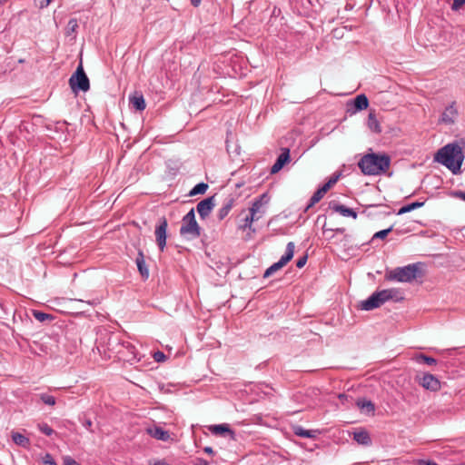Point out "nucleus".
Instances as JSON below:
<instances>
[{"instance_id": "f257e3e1", "label": "nucleus", "mask_w": 465, "mask_h": 465, "mask_svg": "<svg viewBox=\"0 0 465 465\" xmlns=\"http://www.w3.org/2000/svg\"><path fill=\"white\" fill-rule=\"evenodd\" d=\"M463 160L462 148L457 143H448L440 148L435 155V161L446 166L454 174L460 171Z\"/></svg>"}, {"instance_id": "f03ea898", "label": "nucleus", "mask_w": 465, "mask_h": 465, "mask_svg": "<svg viewBox=\"0 0 465 465\" xmlns=\"http://www.w3.org/2000/svg\"><path fill=\"white\" fill-rule=\"evenodd\" d=\"M391 165V158L385 153H371L363 155L358 166L364 175H379L385 173Z\"/></svg>"}, {"instance_id": "7ed1b4c3", "label": "nucleus", "mask_w": 465, "mask_h": 465, "mask_svg": "<svg viewBox=\"0 0 465 465\" xmlns=\"http://www.w3.org/2000/svg\"><path fill=\"white\" fill-rule=\"evenodd\" d=\"M423 276L422 263L416 262L402 267H397L389 271L385 274L387 281H395L399 282H411L412 281Z\"/></svg>"}, {"instance_id": "20e7f679", "label": "nucleus", "mask_w": 465, "mask_h": 465, "mask_svg": "<svg viewBox=\"0 0 465 465\" xmlns=\"http://www.w3.org/2000/svg\"><path fill=\"white\" fill-rule=\"evenodd\" d=\"M201 227L195 220L194 209L192 208L182 220V225L179 232L188 240H193L201 235Z\"/></svg>"}, {"instance_id": "39448f33", "label": "nucleus", "mask_w": 465, "mask_h": 465, "mask_svg": "<svg viewBox=\"0 0 465 465\" xmlns=\"http://www.w3.org/2000/svg\"><path fill=\"white\" fill-rule=\"evenodd\" d=\"M69 85L74 94H78L80 91L87 92L90 89L89 78L84 70L82 63H80L69 78Z\"/></svg>"}, {"instance_id": "423d86ee", "label": "nucleus", "mask_w": 465, "mask_h": 465, "mask_svg": "<svg viewBox=\"0 0 465 465\" xmlns=\"http://www.w3.org/2000/svg\"><path fill=\"white\" fill-rule=\"evenodd\" d=\"M295 245L292 242H290L286 245L285 253L281 257V259L271 265L263 273V278H268L272 275L275 272L282 269L285 266L293 257Z\"/></svg>"}, {"instance_id": "0eeeda50", "label": "nucleus", "mask_w": 465, "mask_h": 465, "mask_svg": "<svg viewBox=\"0 0 465 465\" xmlns=\"http://www.w3.org/2000/svg\"><path fill=\"white\" fill-rule=\"evenodd\" d=\"M167 228V219L164 216L159 218L158 223L155 226L154 234L157 246L161 252H163L166 247Z\"/></svg>"}, {"instance_id": "6e6552de", "label": "nucleus", "mask_w": 465, "mask_h": 465, "mask_svg": "<svg viewBox=\"0 0 465 465\" xmlns=\"http://www.w3.org/2000/svg\"><path fill=\"white\" fill-rule=\"evenodd\" d=\"M376 292L382 305L389 301L400 302L403 300L401 292L396 288L384 289Z\"/></svg>"}, {"instance_id": "1a4fd4ad", "label": "nucleus", "mask_w": 465, "mask_h": 465, "mask_svg": "<svg viewBox=\"0 0 465 465\" xmlns=\"http://www.w3.org/2000/svg\"><path fill=\"white\" fill-rule=\"evenodd\" d=\"M215 206L214 196H211L203 199L200 203H198L196 209L202 219H205L210 215L213 209Z\"/></svg>"}, {"instance_id": "9d476101", "label": "nucleus", "mask_w": 465, "mask_h": 465, "mask_svg": "<svg viewBox=\"0 0 465 465\" xmlns=\"http://www.w3.org/2000/svg\"><path fill=\"white\" fill-rule=\"evenodd\" d=\"M420 384L430 391H438L440 389V381L430 373H425L420 380Z\"/></svg>"}, {"instance_id": "9b49d317", "label": "nucleus", "mask_w": 465, "mask_h": 465, "mask_svg": "<svg viewBox=\"0 0 465 465\" xmlns=\"http://www.w3.org/2000/svg\"><path fill=\"white\" fill-rule=\"evenodd\" d=\"M381 305L377 292H374L368 299L361 302L359 308L362 311H372Z\"/></svg>"}, {"instance_id": "f8f14e48", "label": "nucleus", "mask_w": 465, "mask_h": 465, "mask_svg": "<svg viewBox=\"0 0 465 465\" xmlns=\"http://www.w3.org/2000/svg\"><path fill=\"white\" fill-rule=\"evenodd\" d=\"M290 162V150L288 148L282 149L281 154L277 157L274 164L271 168V173H277L283 166Z\"/></svg>"}, {"instance_id": "ddd939ff", "label": "nucleus", "mask_w": 465, "mask_h": 465, "mask_svg": "<svg viewBox=\"0 0 465 465\" xmlns=\"http://www.w3.org/2000/svg\"><path fill=\"white\" fill-rule=\"evenodd\" d=\"M235 203V198L232 195H229L223 202L222 207L217 212V218L219 221H223L232 209Z\"/></svg>"}, {"instance_id": "4468645a", "label": "nucleus", "mask_w": 465, "mask_h": 465, "mask_svg": "<svg viewBox=\"0 0 465 465\" xmlns=\"http://www.w3.org/2000/svg\"><path fill=\"white\" fill-rule=\"evenodd\" d=\"M210 431L214 435L226 436L229 435L231 439H234L235 432L230 428L227 423L213 425L209 428Z\"/></svg>"}, {"instance_id": "2eb2a0df", "label": "nucleus", "mask_w": 465, "mask_h": 465, "mask_svg": "<svg viewBox=\"0 0 465 465\" xmlns=\"http://www.w3.org/2000/svg\"><path fill=\"white\" fill-rule=\"evenodd\" d=\"M147 432L151 437L163 441H166L170 439L169 432L161 427L155 426L153 428H149Z\"/></svg>"}, {"instance_id": "dca6fc26", "label": "nucleus", "mask_w": 465, "mask_h": 465, "mask_svg": "<svg viewBox=\"0 0 465 465\" xmlns=\"http://www.w3.org/2000/svg\"><path fill=\"white\" fill-rule=\"evenodd\" d=\"M356 405L362 412L371 415L374 414L375 405L371 401L365 398L358 399Z\"/></svg>"}, {"instance_id": "f3484780", "label": "nucleus", "mask_w": 465, "mask_h": 465, "mask_svg": "<svg viewBox=\"0 0 465 465\" xmlns=\"http://www.w3.org/2000/svg\"><path fill=\"white\" fill-rule=\"evenodd\" d=\"M135 262H136L138 271H139L140 274L142 275V277L143 279H147L149 277V270L145 264L144 255L142 251L138 252L137 257L135 259Z\"/></svg>"}, {"instance_id": "a211bd4d", "label": "nucleus", "mask_w": 465, "mask_h": 465, "mask_svg": "<svg viewBox=\"0 0 465 465\" xmlns=\"http://www.w3.org/2000/svg\"><path fill=\"white\" fill-rule=\"evenodd\" d=\"M269 202V196L267 193H262L258 198L254 200L252 203V207L250 208V213H252V216L260 213L261 208L268 203Z\"/></svg>"}, {"instance_id": "6ab92c4d", "label": "nucleus", "mask_w": 465, "mask_h": 465, "mask_svg": "<svg viewBox=\"0 0 465 465\" xmlns=\"http://www.w3.org/2000/svg\"><path fill=\"white\" fill-rule=\"evenodd\" d=\"M331 209L344 217H352L353 219L357 218V213L353 209L343 204L335 203L331 206Z\"/></svg>"}, {"instance_id": "aec40b11", "label": "nucleus", "mask_w": 465, "mask_h": 465, "mask_svg": "<svg viewBox=\"0 0 465 465\" xmlns=\"http://www.w3.org/2000/svg\"><path fill=\"white\" fill-rule=\"evenodd\" d=\"M293 433L301 438L314 439L319 434L318 430H305L302 426L293 427Z\"/></svg>"}, {"instance_id": "412c9836", "label": "nucleus", "mask_w": 465, "mask_h": 465, "mask_svg": "<svg viewBox=\"0 0 465 465\" xmlns=\"http://www.w3.org/2000/svg\"><path fill=\"white\" fill-rule=\"evenodd\" d=\"M353 113L366 109L369 106V100L365 94L357 95L353 102Z\"/></svg>"}, {"instance_id": "4be33fe9", "label": "nucleus", "mask_w": 465, "mask_h": 465, "mask_svg": "<svg viewBox=\"0 0 465 465\" xmlns=\"http://www.w3.org/2000/svg\"><path fill=\"white\" fill-rule=\"evenodd\" d=\"M457 115V110L453 105L448 106L441 114V122L445 124L454 123V119Z\"/></svg>"}, {"instance_id": "5701e85b", "label": "nucleus", "mask_w": 465, "mask_h": 465, "mask_svg": "<svg viewBox=\"0 0 465 465\" xmlns=\"http://www.w3.org/2000/svg\"><path fill=\"white\" fill-rule=\"evenodd\" d=\"M353 440L359 443V444H361V445H365V446H368L371 443V437L369 435V433L362 430H359V431H355L353 433Z\"/></svg>"}, {"instance_id": "b1692460", "label": "nucleus", "mask_w": 465, "mask_h": 465, "mask_svg": "<svg viewBox=\"0 0 465 465\" xmlns=\"http://www.w3.org/2000/svg\"><path fill=\"white\" fill-rule=\"evenodd\" d=\"M12 440L18 446L25 449L30 447V440L19 432H12Z\"/></svg>"}, {"instance_id": "393cba45", "label": "nucleus", "mask_w": 465, "mask_h": 465, "mask_svg": "<svg viewBox=\"0 0 465 465\" xmlns=\"http://www.w3.org/2000/svg\"><path fill=\"white\" fill-rule=\"evenodd\" d=\"M130 104L138 111H143L146 107L145 100L142 94L130 96Z\"/></svg>"}, {"instance_id": "a878e982", "label": "nucleus", "mask_w": 465, "mask_h": 465, "mask_svg": "<svg viewBox=\"0 0 465 465\" xmlns=\"http://www.w3.org/2000/svg\"><path fill=\"white\" fill-rule=\"evenodd\" d=\"M368 127L374 133L380 134L381 132L380 123L373 112H370L368 115Z\"/></svg>"}, {"instance_id": "bb28decb", "label": "nucleus", "mask_w": 465, "mask_h": 465, "mask_svg": "<svg viewBox=\"0 0 465 465\" xmlns=\"http://www.w3.org/2000/svg\"><path fill=\"white\" fill-rule=\"evenodd\" d=\"M326 193L320 187L313 194L312 196L311 197L310 199V203H308V205L305 207L304 209V212H307L311 207H312L315 203H317L318 202H320L324 194Z\"/></svg>"}, {"instance_id": "cd10ccee", "label": "nucleus", "mask_w": 465, "mask_h": 465, "mask_svg": "<svg viewBox=\"0 0 465 465\" xmlns=\"http://www.w3.org/2000/svg\"><path fill=\"white\" fill-rule=\"evenodd\" d=\"M425 202H413L411 203L406 204L402 206L397 213L398 215L404 214L406 213L411 212L415 209L420 208L424 205Z\"/></svg>"}, {"instance_id": "c85d7f7f", "label": "nucleus", "mask_w": 465, "mask_h": 465, "mask_svg": "<svg viewBox=\"0 0 465 465\" xmlns=\"http://www.w3.org/2000/svg\"><path fill=\"white\" fill-rule=\"evenodd\" d=\"M415 361L419 363H425L427 365H435L437 363V360L435 358L427 356L423 353L416 355Z\"/></svg>"}, {"instance_id": "c756f323", "label": "nucleus", "mask_w": 465, "mask_h": 465, "mask_svg": "<svg viewBox=\"0 0 465 465\" xmlns=\"http://www.w3.org/2000/svg\"><path fill=\"white\" fill-rule=\"evenodd\" d=\"M208 189V184L204 183H197L190 192V195L203 194Z\"/></svg>"}, {"instance_id": "7c9ffc66", "label": "nucleus", "mask_w": 465, "mask_h": 465, "mask_svg": "<svg viewBox=\"0 0 465 465\" xmlns=\"http://www.w3.org/2000/svg\"><path fill=\"white\" fill-rule=\"evenodd\" d=\"M340 173H334L321 188L327 193L339 180Z\"/></svg>"}, {"instance_id": "2f4dec72", "label": "nucleus", "mask_w": 465, "mask_h": 465, "mask_svg": "<svg viewBox=\"0 0 465 465\" xmlns=\"http://www.w3.org/2000/svg\"><path fill=\"white\" fill-rule=\"evenodd\" d=\"M38 430L46 436H51L55 433V431L45 422L37 424Z\"/></svg>"}, {"instance_id": "473e14b6", "label": "nucleus", "mask_w": 465, "mask_h": 465, "mask_svg": "<svg viewBox=\"0 0 465 465\" xmlns=\"http://www.w3.org/2000/svg\"><path fill=\"white\" fill-rule=\"evenodd\" d=\"M39 398L45 404L49 406H54L56 403L55 398L47 393H41Z\"/></svg>"}, {"instance_id": "72a5a7b5", "label": "nucleus", "mask_w": 465, "mask_h": 465, "mask_svg": "<svg viewBox=\"0 0 465 465\" xmlns=\"http://www.w3.org/2000/svg\"><path fill=\"white\" fill-rule=\"evenodd\" d=\"M78 28V22L76 18H71L66 26L67 35H71L72 33L75 32Z\"/></svg>"}, {"instance_id": "f704fd0d", "label": "nucleus", "mask_w": 465, "mask_h": 465, "mask_svg": "<svg viewBox=\"0 0 465 465\" xmlns=\"http://www.w3.org/2000/svg\"><path fill=\"white\" fill-rule=\"evenodd\" d=\"M393 230V227L391 226L387 229H384V230H381V231H379L377 232H375L372 236V240H375V239H384L387 237V235Z\"/></svg>"}, {"instance_id": "c9c22d12", "label": "nucleus", "mask_w": 465, "mask_h": 465, "mask_svg": "<svg viewBox=\"0 0 465 465\" xmlns=\"http://www.w3.org/2000/svg\"><path fill=\"white\" fill-rule=\"evenodd\" d=\"M34 317L38 320L39 322H44L47 319H51L52 316L50 314L45 313L43 312L35 311L34 312Z\"/></svg>"}, {"instance_id": "e433bc0d", "label": "nucleus", "mask_w": 465, "mask_h": 465, "mask_svg": "<svg viewBox=\"0 0 465 465\" xmlns=\"http://www.w3.org/2000/svg\"><path fill=\"white\" fill-rule=\"evenodd\" d=\"M260 218L259 215L255 214L252 216V213L244 219V226H250L252 222L257 221Z\"/></svg>"}, {"instance_id": "4c0bfd02", "label": "nucleus", "mask_w": 465, "mask_h": 465, "mask_svg": "<svg viewBox=\"0 0 465 465\" xmlns=\"http://www.w3.org/2000/svg\"><path fill=\"white\" fill-rule=\"evenodd\" d=\"M43 461L45 465H57L53 456L49 453H46L43 458Z\"/></svg>"}, {"instance_id": "58836bf2", "label": "nucleus", "mask_w": 465, "mask_h": 465, "mask_svg": "<svg viewBox=\"0 0 465 465\" xmlns=\"http://www.w3.org/2000/svg\"><path fill=\"white\" fill-rule=\"evenodd\" d=\"M307 260H308V257L307 255H302V257H300L297 261H296V266L297 268H302L306 262H307Z\"/></svg>"}, {"instance_id": "ea45409f", "label": "nucleus", "mask_w": 465, "mask_h": 465, "mask_svg": "<svg viewBox=\"0 0 465 465\" xmlns=\"http://www.w3.org/2000/svg\"><path fill=\"white\" fill-rule=\"evenodd\" d=\"M464 4H465V0H453L452 5H451V9L457 11L460 8H461V6Z\"/></svg>"}, {"instance_id": "a19ab883", "label": "nucleus", "mask_w": 465, "mask_h": 465, "mask_svg": "<svg viewBox=\"0 0 465 465\" xmlns=\"http://www.w3.org/2000/svg\"><path fill=\"white\" fill-rule=\"evenodd\" d=\"M165 354L163 352V351H156L154 354H153V359L157 361V362H161V361H163L165 360Z\"/></svg>"}, {"instance_id": "79ce46f5", "label": "nucleus", "mask_w": 465, "mask_h": 465, "mask_svg": "<svg viewBox=\"0 0 465 465\" xmlns=\"http://www.w3.org/2000/svg\"><path fill=\"white\" fill-rule=\"evenodd\" d=\"M64 465H79L72 457L64 456L63 459Z\"/></svg>"}, {"instance_id": "37998d69", "label": "nucleus", "mask_w": 465, "mask_h": 465, "mask_svg": "<svg viewBox=\"0 0 465 465\" xmlns=\"http://www.w3.org/2000/svg\"><path fill=\"white\" fill-rule=\"evenodd\" d=\"M92 425H93V422L90 419H86L83 421V426L89 431L93 432V430H92Z\"/></svg>"}, {"instance_id": "c03bdc74", "label": "nucleus", "mask_w": 465, "mask_h": 465, "mask_svg": "<svg viewBox=\"0 0 465 465\" xmlns=\"http://www.w3.org/2000/svg\"><path fill=\"white\" fill-rule=\"evenodd\" d=\"M453 196L459 198L462 201H465V192L464 191H455L453 192Z\"/></svg>"}, {"instance_id": "a18cd8bd", "label": "nucleus", "mask_w": 465, "mask_h": 465, "mask_svg": "<svg viewBox=\"0 0 465 465\" xmlns=\"http://www.w3.org/2000/svg\"><path fill=\"white\" fill-rule=\"evenodd\" d=\"M51 1H52V0H40V2H39V7H40V8H45V7H46V6L50 4V2H51Z\"/></svg>"}, {"instance_id": "49530a36", "label": "nucleus", "mask_w": 465, "mask_h": 465, "mask_svg": "<svg viewBox=\"0 0 465 465\" xmlns=\"http://www.w3.org/2000/svg\"><path fill=\"white\" fill-rule=\"evenodd\" d=\"M202 0H190L191 5L194 7H198L201 4Z\"/></svg>"}, {"instance_id": "de8ad7c7", "label": "nucleus", "mask_w": 465, "mask_h": 465, "mask_svg": "<svg viewBox=\"0 0 465 465\" xmlns=\"http://www.w3.org/2000/svg\"><path fill=\"white\" fill-rule=\"evenodd\" d=\"M195 465H209L208 462L203 459H198Z\"/></svg>"}, {"instance_id": "09e8293b", "label": "nucleus", "mask_w": 465, "mask_h": 465, "mask_svg": "<svg viewBox=\"0 0 465 465\" xmlns=\"http://www.w3.org/2000/svg\"><path fill=\"white\" fill-rule=\"evenodd\" d=\"M203 450H204V452H206V453H208V454H213V448H212V447H208V446H207V447H205V448L203 449Z\"/></svg>"}, {"instance_id": "8fccbe9b", "label": "nucleus", "mask_w": 465, "mask_h": 465, "mask_svg": "<svg viewBox=\"0 0 465 465\" xmlns=\"http://www.w3.org/2000/svg\"><path fill=\"white\" fill-rule=\"evenodd\" d=\"M153 465H171V464L167 463V462H166V461H164V460H158V461H155V462L153 463Z\"/></svg>"}, {"instance_id": "3c124183", "label": "nucleus", "mask_w": 465, "mask_h": 465, "mask_svg": "<svg viewBox=\"0 0 465 465\" xmlns=\"http://www.w3.org/2000/svg\"><path fill=\"white\" fill-rule=\"evenodd\" d=\"M337 233H343L345 232L344 228H337L334 230Z\"/></svg>"}, {"instance_id": "603ef678", "label": "nucleus", "mask_w": 465, "mask_h": 465, "mask_svg": "<svg viewBox=\"0 0 465 465\" xmlns=\"http://www.w3.org/2000/svg\"><path fill=\"white\" fill-rule=\"evenodd\" d=\"M339 397H340V398H342V397H345V395H344V394H340V396H339Z\"/></svg>"}]
</instances>
